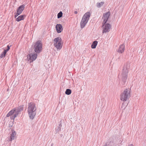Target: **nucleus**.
I'll return each instance as SVG.
<instances>
[{
    "instance_id": "nucleus-1",
    "label": "nucleus",
    "mask_w": 146,
    "mask_h": 146,
    "mask_svg": "<svg viewBox=\"0 0 146 146\" xmlns=\"http://www.w3.org/2000/svg\"><path fill=\"white\" fill-rule=\"evenodd\" d=\"M36 108L35 104L30 103L29 104L27 108L28 113L30 119H33L36 114Z\"/></svg>"
},
{
    "instance_id": "nucleus-2",
    "label": "nucleus",
    "mask_w": 146,
    "mask_h": 146,
    "mask_svg": "<svg viewBox=\"0 0 146 146\" xmlns=\"http://www.w3.org/2000/svg\"><path fill=\"white\" fill-rule=\"evenodd\" d=\"M33 48L34 50L37 53H40L42 50V44L41 41L38 40L33 44Z\"/></svg>"
},
{
    "instance_id": "nucleus-3",
    "label": "nucleus",
    "mask_w": 146,
    "mask_h": 146,
    "mask_svg": "<svg viewBox=\"0 0 146 146\" xmlns=\"http://www.w3.org/2000/svg\"><path fill=\"white\" fill-rule=\"evenodd\" d=\"M90 15V12H87L84 14L80 22V26L81 28H83L85 27L88 23Z\"/></svg>"
},
{
    "instance_id": "nucleus-4",
    "label": "nucleus",
    "mask_w": 146,
    "mask_h": 146,
    "mask_svg": "<svg viewBox=\"0 0 146 146\" xmlns=\"http://www.w3.org/2000/svg\"><path fill=\"white\" fill-rule=\"evenodd\" d=\"M120 99L123 101H125L130 97V92L127 89H125L120 95Z\"/></svg>"
},
{
    "instance_id": "nucleus-5",
    "label": "nucleus",
    "mask_w": 146,
    "mask_h": 146,
    "mask_svg": "<svg viewBox=\"0 0 146 146\" xmlns=\"http://www.w3.org/2000/svg\"><path fill=\"white\" fill-rule=\"evenodd\" d=\"M18 110L16 108H15L11 110L7 115V117L10 116L11 119L14 120L15 118L18 114Z\"/></svg>"
},
{
    "instance_id": "nucleus-6",
    "label": "nucleus",
    "mask_w": 146,
    "mask_h": 146,
    "mask_svg": "<svg viewBox=\"0 0 146 146\" xmlns=\"http://www.w3.org/2000/svg\"><path fill=\"white\" fill-rule=\"evenodd\" d=\"M54 45L57 49H60L62 47V43L61 38L59 37L55 38L54 40Z\"/></svg>"
},
{
    "instance_id": "nucleus-7",
    "label": "nucleus",
    "mask_w": 146,
    "mask_h": 146,
    "mask_svg": "<svg viewBox=\"0 0 146 146\" xmlns=\"http://www.w3.org/2000/svg\"><path fill=\"white\" fill-rule=\"evenodd\" d=\"M102 33H106L109 32L111 30V26L109 23H102Z\"/></svg>"
},
{
    "instance_id": "nucleus-8",
    "label": "nucleus",
    "mask_w": 146,
    "mask_h": 146,
    "mask_svg": "<svg viewBox=\"0 0 146 146\" xmlns=\"http://www.w3.org/2000/svg\"><path fill=\"white\" fill-rule=\"evenodd\" d=\"M128 71L127 68H123L121 76L122 78V80L124 82L126 81L128 76Z\"/></svg>"
},
{
    "instance_id": "nucleus-9",
    "label": "nucleus",
    "mask_w": 146,
    "mask_h": 146,
    "mask_svg": "<svg viewBox=\"0 0 146 146\" xmlns=\"http://www.w3.org/2000/svg\"><path fill=\"white\" fill-rule=\"evenodd\" d=\"M37 56V54L36 53H31L27 56L28 60L31 62L36 58Z\"/></svg>"
},
{
    "instance_id": "nucleus-10",
    "label": "nucleus",
    "mask_w": 146,
    "mask_h": 146,
    "mask_svg": "<svg viewBox=\"0 0 146 146\" xmlns=\"http://www.w3.org/2000/svg\"><path fill=\"white\" fill-rule=\"evenodd\" d=\"M25 8V5H22L20 6L18 8L17 10V13H15V17L16 18L19 15H20L24 10Z\"/></svg>"
},
{
    "instance_id": "nucleus-11",
    "label": "nucleus",
    "mask_w": 146,
    "mask_h": 146,
    "mask_svg": "<svg viewBox=\"0 0 146 146\" xmlns=\"http://www.w3.org/2000/svg\"><path fill=\"white\" fill-rule=\"evenodd\" d=\"M110 15V12L109 11L108 12L104 14L103 16V19L104 20L102 23H106Z\"/></svg>"
},
{
    "instance_id": "nucleus-12",
    "label": "nucleus",
    "mask_w": 146,
    "mask_h": 146,
    "mask_svg": "<svg viewBox=\"0 0 146 146\" xmlns=\"http://www.w3.org/2000/svg\"><path fill=\"white\" fill-rule=\"evenodd\" d=\"M125 49V45L123 44L119 45L118 49L117 50V51L119 53H122L124 52Z\"/></svg>"
},
{
    "instance_id": "nucleus-13",
    "label": "nucleus",
    "mask_w": 146,
    "mask_h": 146,
    "mask_svg": "<svg viewBox=\"0 0 146 146\" xmlns=\"http://www.w3.org/2000/svg\"><path fill=\"white\" fill-rule=\"evenodd\" d=\"M56 29L57 33H61L63 30L62 27L60 24H57L56 26Z\"/></svg>"
},
{
    "instance_id": "nucleus-14",
    "label": "nucleus",
    "mask_w": 146,
    "mask_h": 146,
    "mask_svg": "<svg viewBox=\"0 0 146 146\" xmlns=\"http://www.w3.org/2000/svg\"><path fill=\"white\" fill-rule=\"evenodd\" d=\"M16 137V133L14 130H12V133L11 134L10 141L14 140Z\"/></svg>"
},
{
    "instance_id": "nucleus-15",
    "label": "nucleus",
    "mask_w": 146,
    "mask_h": 146,
    "mask_svg": "<svg viewBox=\"0 0 146 146\" xmlns=\"http://www.w3.org/2000/svg\"><path fill=\"white\" fill-rule=\"evenodd\" d=\"M25 17L26 15H21L18 16L16 18L15 20L16 21L19 22L23 20Z\"/></svg>"
},
{
    "instance_id": "nucleus-16",
    "label": "nucleus",
    "mask_w": 146,
    "mask_h": 146,
    "mask_svg": "<svg viewBox=\"0 0 146 146\" xmlns=\"http://www.w3.org/2000/svg\"><path fill=\"white\" fill-rule=\"evenodd\" d=\"M98 44V42L96 41H94L92 43L91 47L92 48H95Z\"/></svg>"
},
{
    "instance_id": "nucleus-17",
    "label": "nucleus",
    "mask_w": 146,
    "mask_h": 146,
    "mask_svg": "<svg viewBox=\"0 0 146 146\" xmlns=\"http://www.w3.org/2000/svg\"><path fill=\"white\" fill-rule=\"evenodd\" d=\"M71 90L70 89H67L65 92V94L68 95L70 94L71 93Z\"/></svg>"
},
{
    "instance_id": "nucleus-18",
    "label": "nucleus",
    "mask_w": 146,
    "mask_h": 146,
    "mask_svg": "<svg viewBox=\"0 0 146 146\" xmlns=\"http://www.w3.org/2000/svg\"><path fill=\"white\" fill-rule=\"evenodd\" d=\"M6 54V52H5L4 51L3 52L1 53V54L0 55V58H1L3 57H4L5 56V55Z\"/></svg>"
},
{
    "instance_id": "nucleus-19",
    "label": "nucleus",
    "mask_w": 146,
    "mask_h": 146,
    "mask_svg": "<svg viewBox=\"0 0 146 146\" xmlns=\"http://www.w3.org/2000/svg\"><path fill=\"white\" fill-rule=\"evenodd\" d=\"M104 4V2H101L100 3H98L97 4V6L98 7H100L102 5Z\"/></svg>"
},
{
    "instance_id": "nucleus-20",
    "label": "nucleus",
    "mask_w": 146,
    "mask_h": 146,
    "mask_svg": "<svg viewBox=\"0 0 146 146\" xmlns=\"http://www.w3.org/2000/svg\"><path fill=\"white\" fill-rule=\"evenodd\" d=\"M62 15V13L61 11H60L59 13H58L57 15V17L59 18L61 17Z\"/></svg>"
},
{
    "instance_id": "nucleus-21",
    "label": "nucleus",
    "mask_w": 146,
    "mask_h": 146,
    "mask_svg": "<svg viewBox=\"0 0 146 146\" xmlns=\"http://www.w3.org/2000/svg\"><path fill=\"white\" fill-rule=\"evenodd\" d=\"M10 49V48L9 45L7 46V49L6 50H5L4 51L7 53V52Z\"/></svg>"
},
{
    "instance_id": "nucleus-22",
    "label": "nucleus",
    "mask_w": 146,
    "mask_h": 146,
    "mask_svg": "<svg viewBox=\"0 0 146 146\" xmlns=\"http://www.w3.org/2000/svg\"><path fill=\"white\" fill-rule=\"evenodd\" d=\"M74 13L75 14H77L78 13V12L76 11H75L74 12Z\"/></svg>"
},
{
    "instance_id": "nucleus-23",
    "label": "nucleus",
    "mask_w": 146,
    "mask_h": 146,
    "mask_svg": "<svg viewBox=\"0 0 146 146\" xmlns=\"http://www.w3.org/2000/svg\"><path fill=\"white\" fill-rule=\"evenodd\" d=\"M128 146H134L132 144H130V145H129Z\"/></svg>"
}]
</instances>
